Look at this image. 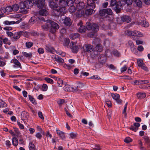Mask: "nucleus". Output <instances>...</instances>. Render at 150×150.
Wrapping results in <instances>:
<instances>
[{"mask_svg": "<svg viewBox=\"0 0 150 150\" xmlns=\"http://www.w3.org/2000/svg\"><path fill=\"white\" fill-rule=\"evenodd\" d=\"M49 5L51 8L57 12V15L62 16L64 13V9L60 8V7H58L57 4L54 1V0L49 1Z\"/></svg>", "mask_w": 150, "mask_h": 150, "instance_id": "1", "label": "nucleus"}, {"mask_svg": "<svg viewBox=\"0 0 150 150\" xmlns=\"http://www.w3.org/2000/svg\"><path fill=\"white\" fill-rule=\"evenodd\" d=\"M86 6L85 5V3L83 2H80L76 5V12L75 15L77 17H80L79 15L81 13V12H83L86 8Z\"/></svg>", "mask_w": 150, "mask_h": 150, "instance_id": "2", "label": "nucleus"}, {"mask_svg": "<svg viewBox=\"0 0 150 150\" xmlns=\"http://www.w3.org/2000/svg\"><path fill=\"white\" fill-rule=\"evenodd\" d=\"M49 25L50 29V31L52 33L53 36H54V33L55 32L56 30L58 29L59 28V25L56 23L49 20Z\"/></svg>", "mask_w": 150, "mask_h": 150, "instance_id": "3", "label": "nucleus"}, {"mask_svg": "<svg viewBox=\"0 0 150 150\" xmlns=\"http://www.w3.org/2000/svg\"><path fill=\"white\" fill-rule=\"evenodd\" d=\"M110 5L112 6H115V9L117 12H119L120 11L122 4L120 1H117L116 0H111Z\"/></svg>", "mask_w": 150, "mask_h": 150, "instance_id": "4", "label": "nucleus"}, {"mask_svg": "<svg viewBox=\"0 0 150 150\" xmlns=\"http://www.w3.org/2000/svg\"><path fill=\"white\" fill-rule=\"evenodd\" d=\"M87 29L88 30H92L95 32H97L99 30L98 26L96 24H93L92 25L90 22H87L86 25Z\"/></svg>", "mask_w": 150, "mask_h": 150, "instance_id": "5", "label": "nucleus"}, {"mask_svg": "<svg viewBox=\"0 0 150 150\" xmlns=\"http://www.w3.org/2000/svg\"><path fill=\"white\" fill-rule=\"evenodd\" d=\"M81 13H80L79 15L80 17L83 16V17H86L88 16L91 15L95 11L92 8L88 9L86 10H85L83 12H82Z\"/></svg>", "mask_w": 150, "mask_h": 150, "instance_id": "6", "label": "nucleus"}, {"mask_svg": "<svg viewBox=\"0 0 150 150\" xmlns=\"http://www.w3.org/2000/svg\"><path fill=\"white\" fill-rule=\"evenodd\" d=\"M126 34L129 36H133L142 37L143 36V34L140 32L135 30L132 31L130 30H127Z\"/></svg>", "mask_w": 150, "mask_h": 150, "instance_id": "7", "label": "nucleus"}, {"mask_svg": "<svg viewBox=\"0 0 150 150\" xmlns=\"http://www.w3.org/2000/svg\"><path fill=\"white\" fill-rule=\"evenodd\" d=\"M76 42H72L70 43L69 46V47L71 49L72 52L74 53H77L79 49L78 46L76 45Z\"/></svg>", "mask_w": 150, "mask_h": 150, "instance_id": "8", "label": "nucleus"}, {"mask_svg": "<svg viewBox=\"0 0 150 150\" xmlns=\"http://www.w3.org/2000/svg\"><path fill=\"white\" fill-rule=\"evenodd\" d=\"M112 12L110 8L103 9L99 11V14L100 16H103L107 15H112Z\"/></svg>", "mask_w": 150, "mask_h": 150, "instance_id": "9", "label": "nucleus"}, {"mask_svg": "<svg viewBox=\"0 0 150 150\" xmlns=\"http://www.w3.org/2000/svg\"><path fill=\"white\" fill-rule=\"evenodd\" d=\"M11 64H14L13 67L15 68L20 69L21 68V65L19 62L16 59L13 58L12 59L10 62Z\"/></svg>", "mask_w": 150, "mask_h": 150, "instance_id": "10", "label": "nucleus"}, {"mask_svg": "<svg viewBox=\"0 0 150 150\" xmlns=\"http://www.w3.org/2000/svg\"><path fill=\"white\" fill-rule=\"evenodd\" d=\"M85 52L90 53L94 51L95 47L91 45H86L83 47Z\"/></svg>", "mask_w": 150, "mask_h": 150, "instance_id": "11", "label": "nucleus"}, {"mask_svg": "<svg viewBox=\"0 0 150 150\" xmlns=\"http://www.w3.org/2000/svg\"><path fill=\"white\" fill-rule=\"evenodd\" d=\"M77 25L79 27V33H83L86 31V29H87V27H85L84 25H83L81 21Z\"/></svg>", "mask_w": 150, "mask_h": 150, "instance_id": "12", "label": "nucleus"}, {"mask_svg": "<svg viewBox=\"0 0 150 150\" xmlns=\"http://www.w3.org/2000/svg\"><path fill=\"white\" fill-rule=\"evenodd\" d=\"M78 86H77L76 88H74V87H71L69 85L66 84L65 85L64 88V90L66 91H77L78 90Z\"/></svg>", "mask_w": 150, "mask_h": 150, "instance_id": "13", "label": "nucleus"}, {"mask_svg": "<svg viewBox=\"0 0 150 150\" xmlns=\"http://www.w3.org/2000/svg\"><path fill=\"white\" fill-rule=\"evenodd\" d=\"M52 57L54 60L58 63H62L64 62V59L57 55H53L52 56Z\"/></svg>", "mask_w": 150, "mask_h": 150, "instance_id": "14", "label": "nucleus"}, {"mask_svg": "<svg viewBox=\"0 0 150 150\" xmlns=\"http://www.w3.org/2000/svg\"><path fill=\"white\" fill-rule=\"evenodd\" d=\"M67 2L65 0H60L59 1V4L60 8H63L64 10V13L65 12V10L64 8L67 6Z\"/></svg>", "mask_w": 150, "mask_h": 150, "instance_id": "15", "label": "nucleus"}, {"mask_svg": "<svg viewBox=\"0 0 150 150\" xmlns=\"http://www.w3.org/2000/svg\"><path fill=\"white\" fill-rule=\"evenodd\" d=\"M121 19L123 22H126L127 23L130 22L131 21V18L129 16L126 15H123L121 17Z\"/></svg>", "mask_w": 150, "mask_h": 150, "instance_id": "16", "label": "nucleus"}, {"mask_svg": "<svg viewBox=\"0 0 150 150\" xmlns=\"http://www.w3.org/2000/svg\"><path fill=\"white\" fill-rule=\"evenodd\" d=\"M45 5L46 6V8H43L45 9H41L39 11V14L41 15L42 16H46L47 15L49 14V13L48 11L46 9L47 8V6L45 4ZM40 9H41V8H40Z\"/></svg>", "mask_w": 150, "mask_h": 150, "instance_id": "17", "label": "nucleus"}, {"mask_svg": "<svg viewBox=\"0 0 150 150\" xmlns=\"http://www.w3.org/2000/svg\"><path fill=\"white\" fill-rule=\"evenodd\" d=\"M139 23L140 25L144 27H147L149 25V23L146 22V19L144 18H142L141 21H139Z\"/></svg>", "mask_w": 150, "mask_h": 150, "instance_id": "18", "label": "nucleus"}, {"mask_svg": "<svg viewBox=\"0 0 150 150\" xmlns=\"http://www.w3.org/2000/svg\"><path fill=\"white\" fill-rule=\"evenodd\" d=\"M64 24L67 26H70L71 24V21L70 18L66 17L63 20Z\"/></svg>", "mask_w": 150, "mask_h": 150, "instance_id": "19", "label": "nucleus"}, {"mask_svg": "<svg viewBox=\"0 0 150 150\" xmlns=\"http://www.w3.org/2000/svg\"><path fill=\"white\" fill-rule=\"evenodd\" d=\"M97 0H87V3L88 5L90 6L93 8L95 7V3Z\"/></svg>", "mask_w": 150, "mask_h": 150, "instance_id": "20", "label": "nucleus"}, {"mask_svg": "<svg viewBox=\"0 0 150 150\" xmlns=\"http://www.w3.org/2000/svg\"><path fill=\"white\" fill-rule=\"evenodd\" d=\"M24 2L26 6V8H30L33 6V3L32 2L26 0L24 1Z\"/></svg>", "mask_w": 150, "mask_h": 150, "instance_id": "21", "label": "nucleus"}, {"mask_svg": "<svg viewBox=\"0 0 150 150\" xmlns=\"http://www.w3.org/2000/svg\"><path fill=\"white\" fill-rule=\"evenodd\" d=\"M28 113L25 111L22 112L21 114V118L22 120H26L28 118Z\"/></svg>", "mask_w": 150, "mask_h": 150, "instance_id": "22", "label": "nucleus"}, {"mask_svg": "<svg viewBox=\"0 0 150 150\" xmlns=\"http://www.w3.org/2000/svg\"><path fill=\"white\" fill-rule=\"evenodd\" d=\"M20 21H18L16 22L13 21H5L3 23L5 25H10L14 24L15 23H18L21 21V20H20Z\"/></svg>", "mask_w": 150, "mask_h": 150, "instance_id": "23", "label": "nucleus"}, {"mask_svg": "<svg viewBox=\"0 0 150 150\" xmlns=\"http://www.w3.org/2000/svg\"><path fill=\"white\" fill-rule=\"evenodd\" d=\"M21 36V35L20 32L16 33L13 34L12 38L14 40H16L18 39Z\"/></svg>", "mask_w": 150, "mask_h": 150, "instance_id": "24", "label": "nucleus"}, {"mask_svg": "<svg viewBox=\"0 0 150 150\" xmlns=\"http://www.w3.org/2000/svg\"><path fill=\"white\" fill-rule=\"evenodd\" d=\"M137 97L140 99H142L144 98L146 96V94L145 93H142L141 92L138 93L137 94Z\"/></svg>", "mask_w": 150, "mask_h": 150, "instance_id": "25", "label": "nucleus"}, {"mask_svg": "<svg viewBox=\"0 0 150 150\" xmlns=\"http://www.w3.org/2000/svg\"><path fill=\"white\" fill-rule=\"evenodd\" d=\"M49 21H47V23L43 25L42 26V28L45 30H48L49 29H50V26L49 25Z\"/></svg>", "mask_w": 150, "mask_h": 150, "instance_id": "26", "label": "nucleus"}, {"mask_svg": "<svg viewBox=\"0 0 150 150\" xmlns=\"http://www.w3.org/2000/svg\"><path fill=\"white\" fill-rule=\"evenodd\" d=\"M22 54L23 56L28 58H30L32 56V54L31 52L27 53L26 52H23Z\"/></svg>", "mask_w": 150, "mask_h": 150, "instance_id": "27", "label": "nucleus"}, {"mask_svg": "<svg viewBox=\"0 0 150 150\" xmlns=\"http://www.w3.org/2000/svg\"><path fill=\"white\" fill-rule=\"evenodd\" d=\"M12 142L13 144L15 146H17L18 143V139L15 137L13 138L12 140Z\"/></svg>", "mask_w": 150, "mask_h": 150, "instance_id": "28", "label": "nucleus"}, {"mask_svg": "<svg viewBox=\"0 0 150 150\" xmlns=\"http://www.w3.org/2000/svg\"><path fill=\"white\" fill-rule=\"evenodd\" d=\"M79 34L78 33L72 34L70 35V38L72 40H74L75 39L79 38Z\"/></svg>", "mask_w": 150, "mask_h": 150, "instance_id": "29", "label": "nucleus"}, {"mask_svg": "<svg viewBox=\"0 0 150 150\" xmlns=\"http://www.w3.org/2000/svg\"><path fill=\"white\" fill-rule=\"evenodd\" d=\"M28 97L30 100L33 104L34 105H36L37 104L36 101L32 96L29 95Z\"/></svg>", "mask_w": 150, "mask_h": 150, "instance_id": "30", "label": "nucleus"}, {"mask_svg": "<svg viewBox=\"0 0 150 150\" xmlns=\"http://www.w3.org/2000/svg\"><path fill=\"white\" fill-rule=\"evenodd\" d=\"M45 49L47 52H48L53 53L54 51V48L51 47L46 46Z\"/></svg>", "mask_w": 150, "mask_h": 150, "instance_id": "31", "label": "nucleus"}, {"mask_svg": "<svg viewBox=\"0 0 150 150\" xmlns=\"http://www.w3.org/2000/svg\"><path fill=\"white\" fill-rule=\"evenodd\" d=\"M96 49L97 51L101 52L103 50L102 46L100 44L97 45L96 47Z\"/></svg>", "mask_w": 150, "mask_h": 150, "instance_id": "32", "label": "nucleus"}, {"mask_svg": "<svg viewBox=\"0 0 150 150\" xmlns=\"http://www.w3.org/2000/svg\"><path fill=\"white\" fill-rule=\"evenodd\" d=\"M37 21V19L35 16L32 17L30 19L29 23L30 24H33Z\"/></svg>", "mask_w": 150, "mask_h": 150, "instance_id": "33", "label": "nucleus"}, {"mask_svg": "<svg viewBox=\"0 0 150 150\" xmlns=\"http://www.w3.org/2000/svg\"><path fill=\"white\" fill-rule=\"evenodd\" d=\"M3 8L5 10V12L9 13L12 11V6H8L6 8Z\"/></svg>", "mask_w": 150, "mask_h": 150, "instance_id": "34", "label": "nucleus"}, {"mask_svg": "<svg viewBox=\"0 0 150 150\" xmlns=\"http://www.w3.org/2000/svg\"><path fill=\"white\" fill-rule=\"evenodd\" d=\"M69 11L71 13H73L76 11V8L74 6H70L69 8Z\"/></svg>", "mask_w": 150, "mask_h": 150, "instance_id": "35", "label": "nucleus"}, {"mask_svg": "<svg viewBox=\"0 0 150 150\" xmlns=\"http://www.w3.org/2000/svg\"><path fill=\"white\" fill-rule=\"evenodd\" d=\"M21 36L23 35L25 37L28 38L29 37L28 33L27 32L25 31H19Z\"/></svg>", "mask_w": 150, "mask_h": 150, "instance_id": "36", "label": "nucleus"}, {"mask_svg": "<svg viewBox=\"0 0 150 150\" xmlns=\"http://www.w3.org/2000/svg\"><path fill=\"white\" fill-rule=\"evenodd\" d=\"M12 8L13 11H16L18 10L19 6L18 4H15L12 6Z\"/></svg>", "mask_w": 150, "mask_h": 150, "instance_id": "37", "label": "nucleus"}, {"mask_svg": "<svg viewBox=\"0 0 150 150\" xmlns=\"http://www.w3.org/2000/svg\"><path fill=\"white\" fill-rule=\"evenodd\" d=\"M70 136L69 138L72 139H75L77 136V134L74 132H71L69 134Z\"/></svg>", "mask_w": 150, "mask_h": 150, "instance_id": "38", "label": "nucleus"}, {"mask_svg": "<svg viewBox=\"0 0 150 150\" xmlns=\"http://www.w3.org/2000/svg\"><path fill=\"white\" fill-rule=\"evenodd\" d=\"M6 104L2 100H0V108H3L6 107Z\"/></svg>", "mask_w": 150, "mask_h": 150, "instance_id": "39", "label": "nucleus"}, {"mask_svg": "<svg viewBox=\"0 0 150 150\" xmlns=\"http://www.w3.org/2000/svg\"><path fill=\"white\" fill-rule=\"evenodd\" d=\"M29 148L30 150H35V147L34 145L32 142L30 143L29 144Z\"/></svg>", "mask_w": 150, "mask_h": 150, "instance_id": "40", "label": "nucleus"}, {"mask_svg": "<svg viewBox=\"0 0 150 150\" xmlns=\"http://www.w3.org/2000/svg\"><path fill=\"white\" fill-rule=\"evenodd\" d=\"M66 1L67 4V6H73L74 2L72 0H67Z\"/></svg>", "mask_w": 150, "mask_h": 150, "instance_id": "41", "label": "nucleus"}, {"mask_svg": "<svg viewBox=\"0 0 150 150\" xmlns=\"http://www.w3.org/2000/svg\"><path fill=\"white\" fill-rule=\"evenodd\" d=\"M135 2L137 5L138 7H141L142 6V3L140 0H135Z\"/></svg>", "mask_w": 150, "mask_h": 150, "instance_id": "42", "label": "nucleus"}, {"mask_svg": "<svg viewBox=\"0 0 150 150\" xmlns=\"http://www.w3.org/2000/svg\"><path fill=\"white\" fill-rule=\"evenodd\" d=\"M3 42L4 44H7L8 45L10 44V42L8 38H5L4 39H2Z\"/></svg>", "mask_w": 150, "mask_h": 150, "instance_id": "43", "label": "nucleus"}, {"mask_svg": "<svg viewBox=\"0 0 150 150\" xmlns=\"http://www.w3.org/2000/svg\"><path fill=\"white\" fill-rule=\"evenodd\" d=\"M19 7L21 9H23L26 8V6L24 1L23 2L21 1V2H20V3Z\"/></svg>", "mask_w": 150, "mask_h": 150, "instance_id": "44", "label": "nucleus"}, {"mask_svg": "<svg viewBox=\"0 0 150 150\" xmlns=\"http://www.w3.org/2000/svg\"><path fill=\"white\" fill-rule=\"evenodd\" d=\"M33 45V43L32 42H27L25 43V46L26 47L29 48L32 47Z\"/></svg>", "mask_w": 150, "mask_h": 150, "instance_id": "45", "label": "nucleus"}, {"mask_svg": "<svg viewBox=\"0 0 150 150\" xmlns=\"http://www.w3.org/2000/svg\"><path fill=\"white\" fill-rule=\"evenodd\" d=\"M112 98L115 100H116L119 98L120 96L118 94H112L111 95Z\"/></svg>", "mask_w": 150, "mask_h": 150, "instance_id": "46", "label": "nucleus"}, {"mask_svg": "<svg viewBox=\"0 0 150 150\" xmlns=\"http://www.w3.org/2000/svg\"><path fill=\"white\" fill-rule=\"evenodd\" d=\"M144 64L143 61L141 59H137V64L138 65L139 67H141V66Z\"/></svg>", "mask_w": 150, "mask_h": 150, "instance_id": "47", "label": "nucleus"}, {"mask_svg": "<svg viewBox=\"0 0 150 150\" xmlns=\"http://www.w3.org/2000/svg\"><path fill=\"white\" fill-rule=\"evenodd\" d=\"M45 80L48 83L51 84H53V81L52 79L49 78H45Z\"/></svg>", "mask_w": 150, "mask_h": 150, "instance_id": "48", "label": "nucleus"}, {"mask_svg": "<svg viewBox=\"0 0 150 150\" xmlns=\"http://www.w3.org/2000/svg\"><path fill=\"white\" fill-rule=\"evenodd\" d=\"M132 141V139L129 137H126L124 139V142L127 143L131 142Z\"/></svg>", "mask_w": 150, "mask_h": 150, "instance_id": "49", "label": "nucleus"}, {"mask_svg": "<svg viewBox=\"0 0 150 150\" xmlns=\"http://www.w3.org/2000/svg\"><path fill=\"white\" fill-rule=\"evenodd\" d=\"M57 102L58 103L59 105L61 106L62 104L64 103L65 101L64 99H59L57 101Z\"/></svg>", "mask_w": 150, "mask_h": 150, "instance_id": "50", "label": "nucleus"}, {"mask_svg": "<svg viewBox=\"0 0 150 150\" xmlns=\"http://www.w3.org/2000/svg\"><path fill=\"white\" fill-rule=\"evenodd\" d=\"M57 82L58 86L59 87L62 86L63 84V81L62 79H59L58 80H57Z\"/></svg>", "mask_w": 150, "mask_h": 150, "instance_id": "51", "label": "nucleus"}, {"mask_svg": "<svg viewBox=\"0 0 150 150\" xmlns=\"http://www.w3.org/2000/svg\"><path fill=\"white\" fill-rule=\"evenodd\" d=\"M140 67L146 71H147L149 70L147 67L144 64H143Z\"/></svg>", "mask_w": 150, "mask_h": 150, "instance_id": "52", "label": "nucleus"}, {"mask_svg": "<svg viewBox=\"0 0 150 150\" xmlns=\"http://www.w3.org/2000/svg\"><path fill=\"white\" fill-rule=\"evenodd\" d=\"M48 88L47 86L45 84H43L42 86V89L43 91H46Z\"/></svg>", "mask_w": 150, "mask_h": 150, "instance_id": "53", "label": "nucleus"}, {"mask_svg": "<svg viewBox=\"0 0 150 150\" xmlns=\"http://www.w3.org/2000/svg\"><path fill=\"white\" fill-rule=\"evenodd\" d=\"M113 54L115 56L119 57L120 55V53L118 52L117 50H114L113 51Z\"/></svg>", "mask_w": 150, "mask_h": 150, "instance_id": "54", "label": "nucleus"}, {"mask_svg": "<svg viewBox=\"0 0 150 150\" xmlns=\"http://www.w3.org/2000/svg\"><path fill=\"white\" fill-rule=\"evenodd\" d=\"M70 42L69 40V39H66L64 41V45L65 46H68Z\"/></svg>", "mask_w": 150, "mask_h": 150, "instance_id": "55", "label": "nucleus"}, {"mask_svg": "<svg viewBox=\"0 0 150 150\" xmlns=\"http://www.w3.org/2000/svg\"><path fill=\"white\" fill-rule=\"evenodd\" d=\"M37 138L39 139H41L42 137V135L41 133L39 132L37 133L35 135Z\"/></svg>", "mask_w": 150, "mask_h": 150, "instance_id": "56", "label": "nucleus"}, {"mask_svg": "<svg viewBox=\"0 0 150 150\" xmlns=\"http://www.w3.org/2000/svg\"><path fill=\"white\" fill-rule=\"evenodd\" d=\"M5 144L8 148L10 147L11 143L9 140H7L5 142Z\"/></svg>", "mask_w": 150, "mask_h": 150, "instance_id": "57", "label": "nucleus"}, {"mask_svg": "<svg viewBox=\"0 0 150 150\" xmlns=\"http://www.w3.org/2000/svg\"><path fill=\"white\" fill-rule=\"evenodd\" d=\"M17 123V124L19 126L20 128L21 129H23L24 128V127L23 125V124H21L18 121Z\"/></svg>", "mask_w": 150, "mask_h": 150, "instance_id": "58", "label": "nucleus"}, {"mask_svg": "<svg viewBox=\"0 0 150 150\" xmlns=\"http://www.w3.org/2000/svg\"><path fill=\"white\" fill-rule=\"evenodd\" d=\"M127 69V67L126 65H124L123 67L121 69V71L122 72L125 71Z\"/></svg>", "mask_w": 150, "mask_h": 150, "instance_id": "59", "label": "nucleus"}, {"mask_svg": "<svg viewBox=\"0 0 150 150\" xmlns=\"http://www.w3.org/2000/svg\"><path fill=\"white\" fill-rule=\"evenodd\" d=\"M9 54L8 52H6L5 53V55L4 58L5 59H7L9 58Z\"/></svg>", "mask_w": 150, "mask_h": 150, "instance_id": "60", "label": "nucleus"}, {"mask_svg": "<svg viewBox=\"0 0 150 150\" xmlns=\"http://www.w3.org/2000/svg\"><path fill=\"white\" fill-rule=\"evenodd\" d=\"M14 131L16 132L17 135L19 136L21 134L20 132L19 131L18 128H14Z\"/></svg>", "mask_w": 150, "mask_h": 150, "instance_id": "61", "label": "nucleus"}, {"mask_svg": "<svg viewBox=\"0 0 150 150\" xmlns=\"http://www.w3.org/2000/svg\"><path fill=\"white\" fill-rule=\"evenodd\" d=\"M130 129L134 132H136L138 129V128L135 127L134 126H131L130 128Z\"/></svg>", "mask_w": 150, "mask_h": 150, "instance_id": "62", "label": "nucleus"}, {"mask_svg": "<svg viewBox=\"0 0 150 150\" xmlns=\"http://www.w3.org/2000/svg\"><path fill=\"white\" fill-rule=\"evenodd\" d=\"M144 138L146 142L149 143L150 142V140L148 137L145 136L144 137Z\"/></svg>", "mask_w": 150, "mask_h": 150, "instance_id": "63", "label": "nucleus"}, {"mask_svg": "<svg viewBox=\"0 0 150 150\" xmlns=\"http://www.w3.org/2000/svg\"><path fill=\"white\" fill-rule=\"evenodd\" d=\"M94 149L96 150H101V147L99 145H96L95 146Z\"/></svg>", "mask_w": 150, "mask_h": 150, "instance_id": "64", "label": "nucleus"}]
</instances>
